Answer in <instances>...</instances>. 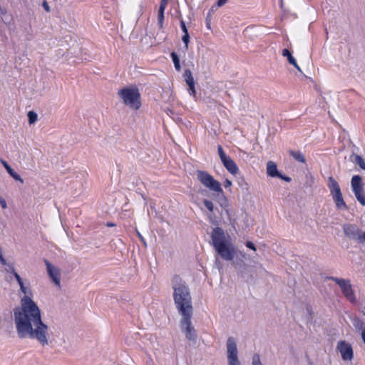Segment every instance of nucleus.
I'll list each match as a JSON object with an SVG mask.
<instances>
[{
	"label": "nucleus",
	"instance_id": "1",
	"mask_svg": "<svg viewBox=\"0 0 365 365\" xmlns=\"http://www.w3.org/2000/svg\"><path fill=\"white\" fill-rule=\"evenodd\" d=\"M15 279L19 283L20 291L24 294L21 299V307L14 312L19 336L25 338L29 336L44 346L48 344V326L42 322L40 310L32 300L33 292L29 283L26 285L18 273H15Z\"/></svg>",
	"mask_w": 365,
	"mask_h": 365
},
{
	"label": "nucleus",
	"instance_id": "2",
	"mask_svg": "<svg viewBox=\"0 0 365 365\" xmlns=\"http://www.w3.org/2000/svg\"><path fill=\"white\" fill-rule=\"evenodd\" d=\"M173 299L176 307L180 314L193 312L192 298L189 287L179 275L172 279Z\"/></svg>",
	"mask_w": 365,
	"mask_h": 365
},
{
	"label": "nucleus",
	"instance_id": "3",
	"mask_svg": "<svg viewBox=\"0 0 365 365\" xmlns=\"http://www.w3.org/2000/svg\"><path fill=\"white\" fill-rule=\"evenodd\" d=\"M213 247L222 259L232 261L235 258V249L230 240L226 239L225 232L221 227H216L211 233Z\"/></svg>",
	"mask_w": 365,
	"mask_h": 365
},
{
	"label": "nucleus",
	"instance_id": "4",
	"mask_svg": "<svg viewBox=\"0 0 365 365\" xmlns=\"http://www.w3.org/2000/svg\"><path fill=\"white\" fill-rule=\"evenodd\" d=\"M118 96L123 103L133 110H138L141 107V97L136 86H127L118 91Z\"/></svg>",
	"mask_w": 365,
	"mask_h": 365
},
{
	"label": "nucleus",
	"instance_id": "5",
	"mask_svg": "<svg viewBox=\"0 0 365 365\" xmlns=\"http://www.w3.org/2000/svg\"><path fill=\"white\" fill-rule=\"evenodd\" d=\"M196 176L197 180L206 188L210 190L224 195V192L221 184L215 180L212 175L205 170H197Z\"/></svg>",
	"mask_w": 365,
	"mask_h": 365
},
{
	"label": "nucleus",
	"instance_id": "6",
	"mask_svg": "<svg viewBox=\"0 0 365 365\" xmlns=\"http://www.w3.org/2000/svg\"><path fill=\"white\" fill-rule=\"evenodd\" d=\"M327 186L336 208L346 210L347 205L344 200L340 186L332 176L329 177Z\"/></svg>",
	"mask_w": 365,
	"mask_h": 365
},
{
	"label": "nucleus",
	"instance_id": "7",
	"mask_svg": "<svg viewBox=\"0 0 365 365\" xmlns=\"http://www.w3.org/2000/svg\"><path fill=\"white\" fill-rule=\"evenodd\" d=\"M342 228L345 236L349 240H354L359 244L365 242V232L362 231L356 225L344 224Z\"/></svg>",
	"mask_w": 365,
	"mask_h": 365
},
{
	"label": "nucleus",
	"instance_id": "8",
	"mask_svg": "<svg viewBox=\"0 0 365 365\" xmlns=\"http://www.w3.org/2000/svg\"><path fill=\"white\" fill-rule=\"evenodd\" d=\"M328 279L334 281L339 286L342 294L347 300L353 304L356 302V296L352 289L350 280L340 279L334 277H329Z\"/></svg>",
	"mask_w": 365,
	"mask_h": 365
},
{
	"label": "nucleus",
	"instance_id": "9",
	"mask_svg": "<svg viewBox=\"0 0 365 365\" xmlns=\"http://www.w3.org/2000/svg\"><path fill=\"white\" fill-rule=\"evenodd\" d=\"M351 185L356 200L362 206H364L365 192L364 189V184L363 182L362 178L359 175H354L351 180Z\"/></svg>",
	"mask_w": 365,
	"mask_h": 365
},
{
	"label": "nucleus",
	"instance_id": "10",
	"mask_svg": "<svg viewBox=\"0 0 365 365\" xmlns=\"http://www.w3.org/2000/svg\"><path fill=\"white\" fill-rule=\"evenodd\" d=\"M181 315L182 319L180 320V327L184 331L186 338L189 340H194L196 337V333L191 322L192 312Z\"/></svg>",
	"mask_w": 365,
	"mask_h": 365
},
{
	"label": "nucleus",
	"instance_id": "11",
	"mask_svg": "<svg viewBox=\"0 0 365 365\" xmlns=\"http://www.w3.org/2000/svg\"><path fill=\"white\" fill-rule=\"evenodd\" d=\"M217 150L220 158L227 171L232 175H236L239 171V168L235 161L226 155L222 147L220 145H218Z\"/></svg>",
	"mask_w": 365,
	"mask_h": 365
},
{
	"label": "nucleus",
	"instance_id": "12",
	"mask_svg": "<svg viewBox=\"0 0 365 365\" xmlns=\"http://www.w3.org/2000/svg\"><path fill=\"white\" fill-rule=\"evenodd\" d=\"M227 360L229 365H240L237 358V349L233 337H229L227 341Z\"/></svg>",
	"mask_w": 365,
	"mask_h": 365
},
{
	"label": "nucleus",
	"instance_id": "13",
	"mask_svg": "<svg viewBox=\"0 0 365 365\" xmlns=\"http://www.w3.org/2000/svg\"><path fill=\"white\" fill-rule=\"evenodd\" d=\"M45 264L46 266V270L52 282L59 288L61 287V271L60 269L51 264L47 259H44Z\"/></svg>",
	"mask_w": 365,
	"mask_h": 365
},
{
	"label": "nucleus",
	"instance_id": "14",
	"mask_svg": "<svg viewBox=\"0 0 365 365\" xmlns=\"http://www.w3.org/2000/svg\"><path fill=\"white\" fill-rule=\"evenodd\" d=\"M337 349L339 351L343 360H351L353 359V349L351 345L346 341H340L337 344Z\"/></svg>",
	"mask_w": 365,
	"mask_h": 365
},
{
	"label": "nucleus",
	"instance_id": "15",
	"mask_svg": "<svg viewBox=\"0 0 365 365\" xmlns=\"http://www.w3.org/2000/svg\"><path fill=\"white\" fill-rule=\"evenodd\" d=\"M168 4V0H161L158 12V26L160 29L163 28L164 24V12Z\"/></svg>",
	"mask_w": 365,
	"mask_h": 365
},
{
	"label": "nucleus",
	"instance_id": "16",
	"mask_svg": "<svg viewBox=\"0 0 365 365\" xmlns=\"http://www.w3.org/2000/svg\"><path fill=\"white\" fill-rule=\"evenodd\" d=\"M1 164L4 167V168L6 170L8 173L16 180L20 182L21 183H24V180L21 178V176L16 173L11 168V166L7 163L6 161H5L3 159L0 160Z\"/></svg>",
	"mask_w": 365,
	"mask_h": 365
},
{
	"label": "nucleus",
	"instance_id": "17",
	"mask_svg": "<svg viewBox=\"0 0 365 365\" xmlns=\"http://www.w3.org/2000/svg\"><path fill=\"white\" fill-rule=\"evenodd\" d=\"M267 175L271 177L280 176L277 170V164L272 161H269L267 165Z\"/></svg>",
	"mask_w": 365,
	"mask_h": 365
},
{
	"label": "nucleus",
	"instance_id": "18",
	"mask_svg": "<svg viewBox=\"0 0 365 365\" xmlns=\"http://www.w3.org/2000/svg\"><path fill=\"white\" fill-rule=\"evenodd\" d=\"M282 54L284 57L287 58V61L291 65L294 66L297 69L299 70V67L297 63L296 59L292 56L289 49L284 48L282 50Z\"/></svg>",
	"mask_w": 365,
	"mask_h": 365
},
{
	"label": "nucleus",
	"instance_id": "19",
	"mask_svg": "<svg viewBox=\"0 0 365 365\" xmlns=\"http://www.w3.org/2000/svg\"><path fill=\"white\" fill-rule=\"evenodd\" d=\"M289 155L292 156L295 160L300 162L302 163H306V158L301 151L289 150Z\"/></svg>",
	"mask_w": 365,
	"mask_h": 365
},
{
	"label": "nucleus",
	"instance_id": "20",
	"mask_svg": "<svg viewBox=\"0 0 365 365\" xmlns=\"http://www.w3.org/2000/svg\"><path fill=\"white\" fill-rule=\"evenodd\" d=\"M170 56L174 63L175 68L177 71H180L181 70V66L180 63V58L178 54L175 52H172L170 53Z\"/></svg>",
	"mask_w": 365,
	"mask_h": 365
},
{
	"label": "nucleus",
	"instance_id": "21",
	"mask_svg": "<svg viewBox=\"0 0 365 365\" xmlns=\"http://www.w3.org/2000/svg\"><path fill=\"white\" fill-rule=\"evenodd\" d=\"M183 78L186 83L194 81L192 72L190 69L185 70L183 73Z\"/></svg>",
	"mask_w": 365,
	"mask_h": 365
},
{
	"label": "nucleus",
	"instance_id": "22",
	"mask_svg": "<svg viewBox=\"0 0 365 365\" xmlns=\"http://www.w3.org/2000/svg\"><path fill=\"white\" fill-rule=\"evenodd\" d=\"M29 118V123L34 124L38 119V115L34 111H29L27 114Z\"/></svg>",
	"mask_w": 365,
	"mask_h": 365
},
{
	"label": "nucleus",
	"instance_id": "23",
	"mask_svg": "<svg viewBox=\"0 0 365 365\" xmlns=\"http://www.w3.org/2000/svg\"><path fill=\"white\" fill-rule=\"evenodd\" d=\"M186 84L189 87L188 91H189L190 95L193 97H195L196 91H195V81H193L192 82H188Z\"/></svg>",
	"mask_w": 365,
	"mask_h": 365
},
{
	"label": "nucleus",
	"instance_id": "24",
	"mask_svg": "<svg viewBox=\"0 0 365 365\" xmlns=\"http://www.w3.org/2000/svg\"><path fill=\"white\" fill-rule=\"evenodd\" d=\"M354 325L356 329H357L359 331L361 330V332L365 329V324L360 319H356L354 322Z\"/></svg>",
	"mask_w": 365,
	"mask_h": 365
},
{
	"label": "nucleus",
	"instance_id": "25",
	"mask_svg": "<svg viewBox=\"0 0 365 365\" xmlns=\"http://www.w3.org/2000/svg\"><path fill=\"white\" fill-rule=\"evenodd\" d=\"M355 162L359 165V166L362 169L365 170V161L362 158V157L359 155H356Z\"/></svg>",
	"mask_w": 365,
	"mask_h": 365
},
{
	"label": "nucleus",
	"instance_id": "26",
	"mask_svg": "<svg viewBox=\"0 0 365 365\" xmlns=\"http://www.w3.org/2000/svg\"><path fill=\"white\" fill-rule=\"evenodd\" d=\"M203 204L205 206V207L210 211L212 212L214 210V205L211 200L205 199L203 200Z\"/></svg>",
	"mask_w": 365,
	"mask_h": 365
},
{
	"label": "nucleus",
	"instance_id": "27",
	"mask_svg": "<svg viewBox=\"0 0 365 365\" xmlns=\"http://www.w3.org/2000/svg\"><path fill=\"white\" fill-rule=\"evenodd\" d=\"M252 365H262L260 361L259 355L258 354H254L252 357Z\"/></svg>",
	"mask_w": 365,
	"mask_h": 365
},
{
	"label": "nucleus",
	"instance_id": "28",
	"mask_svg": "<svg viewBox=\"0 0 365 365\" xmlns=\"http://www.w3.org/2000/svg\"><path fill=\"white\" fill-rule=\"evenodd\" d=\"M182 41L185 43V47L187 48L188 47V43L190 41V36H189L188 32H186V34H185L182 36Z\"/></svg>",
	"mask_w": 365,
	"mask_h": 365
},
{
	"label": "nucleus",
	"instance_id": "29",
	"mask_svg": "<svg viewBox=\"0 0 365 365\" xmlns=\"http://www.w3.org/2000/svg\"><path fill=\"white\" fill-rule=\"evenodd\" d=\"M180 25L181 30L182 31L184 34H186V32H188L187 31V29L186 25H185V22L184 21L183 19L180 20Z\"/></svg>",
	"mask_w": 365,
	"mask_h": 365
},
{
	"label": "nucleus",
	"instance_id": "30",
	"mask_svg": "<svg viewBox=\"0 0 365 365\" xmlns=\"http://www.w3.org/2000/svg\"><path fill=\"white\" fill-rule=\"evenodd\" d=\"M6 272H11L15 277V273H17L15 270L14 267L12 264L8 265V267L6 268Z\"/></svg>",
	"mask_w": 365,
	"mask_h": 365
},
{
	"label": "nucleus",
	"instance_id": "31",
	"mask_svg": "<svg viewBox=\"0 0 365 365\" xmlns=\"http://www.w3.org/2000/svg\"><path fill=\"white\" fill-rule=\"evenodd\" d=\"M232 185V182L229 179H225L223 183V185L225 188L230 187Z\"/></svg>",
	"mask_w": 365,
	"mask_h": 365
},
{
	"label": "nucleus",
	"instance_id": "32",
	"mask_svg": "<svg viewBox=\"0 0 365 365\" xmlns=\"http://www.w3.org/2000/svg\"><path fill=\"white\" fill-rule=\"evenodd\" d=\"M246 246H247L248 248H250V249H251V250H254V251H256L255 245L252 242H250V241H247V242H246Z\"/></svg>",
	"mask_w": 365,
	"mask_h": 365
},
{
	"label": "nucleus",
	"instance_id": "33",
	"mask_svg": "<svg viewBox=\"0 0 365 365\" xmlns=\"http://www.w3.org/2000/svg\"><path fill=\"white\" fill-rule=\"evenodd\" d=\"M42 6L47 12L50 11V6L46 1H43Z\"/></svg>",
	"mask_w": 365,
	"mask_h": 365
},
{
	"label": "nucleus",
	"instance_id": "34",
	"mask_svg": "<svg viewBox=\"0 0 365 365\" xmlns=\"http://www.w3.org/2000/svg\"><path fill=\"white\" fill-rule=\"evenodd\" d=\"M229 0H218L217 4L218 6H222L225 5Z\"/></svg>",
	"mask_w": 365,
	"mask_h": 365
},
{
	"label": "nucleus",
	"instance_id": "35",
	"mask_svg": "<svg viewBox=\"0 0 365 365\" xmlns=\"http://www.w3.org/2000/svg\"><path fill=\"white\" fill-rule=\"evenodd\" d=\"M0 203H1V207H2L3 208H6V204L5 201H4V200H3V201H1V202H0Z\"/></svg>",
	"mask_w": 365,
	"mask_h": 365
},
{
	"label": "nucleus",
	"instance_id": "36",
	"mask_svg": "<svg viewBox=\"0 0 365 365\" xmlns=\"http://www.w3.org/2000/svg\"><path fill=\"white\" fill-rule=\"evenodd\" d=\"M279 177L282 178V179L285 180L287 182L290 181V178L289 177H282L281 175Z\"/></svg>",
	"mask_w": 365,
	"mask_h": 365
},
{
	"label": "nucleus",
	"instance_id": "37",
	"mask_svg": "<svg viewBox=\"0 0 365 365\" xmlns=\"http://www.w3.org/2000/svg\"><path fill=\"white\" fill-rule=\"evenodd\" d=\"M108 226H113V224H108Z\"/></svg>",
	"mask_w": 365,
	"mask_h": 365
}]
</instances>
